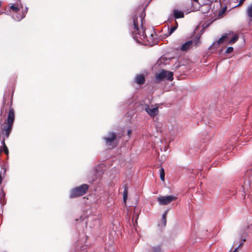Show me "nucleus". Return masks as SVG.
Segmentation results:
<instances>
[{"instance_id":"29","label":"nucleus","mask_w":252,"mask_h":252,"mask_svg":"<svg viewBox=\"0 0 252 252\" xmlns=\"http://www.w3.org/2000/svg\"><path fill=\"white\" fill-rule=\"evenodd\" d=\"M225 5H227L228 6V8H229V11L231 10V9H230V7H231L232 6L230 5V3L229 2H228V3L227 4H226Z\"/></svg>"},{"instance_id":"16","label":"nucleus","mask_w":252,"mask_h":252,"mask_svg":"<svg viewBox=\"0 0 252 252\" xmlns=\"http://www.w3.org/2000/svg\"><path fill=\"white\" fill-rule=\"evenodd\" d=\"M151 252H162V250L160 246H157L152 248Z\"/></svg>"},{"instance_id":"34","label":"nucleus","mask_w":252,"mask_h":252,"mask_svg":"<svg viewBox=\"0 0 252 252\" xmlns=\"http://www.w3.org/2000/svg\"><path fill=\"white\" fill-rule=\"evenodd\" d=\"M218 14V16H220V11H219Z\"/></svg>"},{"instance_id":"8","label":"nucleus","mask_w":252,"mask_h":252,"mask_svg":"<svg viewBox=\"0 0 252 252\" xmlns=\"http://www.w3.org/2000/svg\"><path fill=\"white\" fill-rule=\"evenodd\" d=\"M103 167L104 166L103 164L98 165L94 167V171L95 172V174L94 177L92 180L90 181L89 182H93L95 179L100 177L102 175L103 173Z\"/></svg>"},{"instance_id":"23","label":"nucleus","mask_w":252,"mask_h":252,"mask_svg":"<svg viewBox=\"0 0 252 252\" xmlns=\"http://www.w3.org/2000/svg\"><path fill=\"white\" fill-rule=\"evenodd\" d=\"M245 0H240L239 4H238L236 5H233L231 7H230V9H233L234 8L237 7H239V6H241V5H242V4L244 3V2Z\"/></svg>"},{"instance_id":"30","label":"nucleus","mask_w":252,"mask_h":252,"mask_svg":"<svg viewBox=\"0 0 252 252\" xmlns=\"http://www.w3.org/2000/svg\"><path fill=\"white\" fill-rule=\"evenodd\" d=\"M1 145L3 147H4V145H5L4 140L3 139L1 141Z\"/></svg>"},{"instance_id":"18","label":"nucleus","mask_w":252,"mask_h":252,"mask_svg":"<svg viewBox=\"0 0 252 252\" xmlns=\"http://www.w3.org/2000/svg\"><path fill=\"white\" fill-rule=\"evenodd\" d=\"M159 174H160V178L161 180L163 181L164 180L165 174H164V170L163 168H161L159 169Z\"/></svg>"},{"instance_id":"10","label":"nucleus","mask_w":252,"mask_h":252,"mask_svg":"<svg viewBox=\"0 0 252 252\" xmlns=\"http://www.w3.org/2000/svg\"><path fill=\"white\" fill-rule=\"evenodd\" d=\"M15 119V115L14 109L12 108H10L9 112L7 119L6 124H10L13 125Z\"/></svg>"},{"instance_id":"6","label":"nucleus","mask_w":252,"mask_h":252,"mask_svg":"<svg viewBox=\"0 0 252 252\" xmlns=\"http://www.w3.org/2000/svg\"><path fill=\"white\" fill-rule=\"evenodd\" d=\"M116 138V135L114 132H109L107 137H103V139L105 141V144L108 146H111L113 148L114 145V141Z\"/></svg>"},{"instance_id":"11","label":"nucleus","mask_w":252,"mask_h":252,"mask_svg":"<svg viewBox=\"0 0 252 252\" xmlns=\"http://www.w3.org/2000/svg\"><path fill=\"white\" fill-rule=\"evenodd\" d=\"M13 125L10 124H7V125L4 126L3 129V134L5 135V137L8 138L9 136L10 133L11 131Z\"/></svg>"},{"instance_id":"24","label":"nucleus","mask_w":252,"mask_h":252,"mask_svg":"<svg viewBox=\"0 0 252 252\" xmlns=\"http://www.w3.org/2000/svg\"><path fill=\"white\" fill-rule=\"evenodd\" d=\"M212 21L210 22H208V23L207 22L206 23L203 24L202 25L203 29H205L207 28L210 26V25L212 23Z\"/></svg>"},{"instance_id":"5","label":"nucleus","mask_w":252,"mask_h":252,"mask_svg":"<svg viewBox=\"0 0 252 252\" xmlns=\"http://www.w3.org/2000/svg\"><path fill=\"white\" fill-rule=\"evenodd\" d=\"M176 197L173 195L162 196L158 197L157 200L160 205H165L176 200Z\"/></svg>"},{"instance_id":"22","label":"nucleus","mask_w":252,"mask_h":252,"mask_svg":"<svg viewBox=\"0 0 252 252\" xmlns=\"http://www.w3.org/2000/svg\"><path fill=\"white\" fill-rule=\"evenodd\" d=\"M10 8L13 12H17L19 10V8L17 6H16V5H15L14 4L10 6Z\"/></svg>"},{"instance_id":"20","label":"nucleus","mask_w":252,"mask_h":252,"mask_svg":"<svg viewBox=\"0 0 252 252\" xmlns=\"http://www.w3.org/2000/svg\"><path fill=\"white\" fill-rule=\"evenodd\" d=\"M127 197V189L126 187H125L124 194H123V199L124 202H126Z\"/></svg>"},{"instance_id":"28","label":"nucleus","mask_w":252,"mask_h":252,"mask_svg":"<svg viewBox=\"0 0 252 252\" xmlns=\"http://www.w3.org/2000/svg\"><path fill=\"white\" fill-rule=\"evenodd\" d=\"M203 0V4H208L211 2H212L213 0Z\"/></svg>"},{"instance_id":"27","label":"nucleus","mask_w":252,"mask_h":252,"mask_svg":"<svg viewBox=\"0 0 252 252\" xmlns=\"http://www.w3.org/2000/svg\"><path fill=\"white\" fill-rule=\"evenodd\" d=\"M3 151L5 154H8V150L6 145H4V147H3Z\"/></svg>"},{"instance_id":"12","label":"nucleus","mask_w":252,"mask_h":252,"mask_svg":"<svg viewBox=\"0 0 252 252\" xmlns=\"http://www.w3.org/2000/svg\"><path fill=\"white\" fill-rule=\"evenodd\" d=\"M135 82L139 85H142L145 81V77L143 75H137L135 77Z\"/></svg>"},{"instance_id":"32","label":"nucleus","mask_w":252,"mask_h":252,"mask_svg":"<svg viewBox=\"0 0 252 252\" xmlns=\"http://www.w3.org/2000/svg\"><path fill=\"white\" fill-rule=\"evenodd\" d=\"M238 248H236L233 252H238Z\"/></svg>"},{"instance_id":"31","label":"nucleus","mask_w":252,"mask_h":252,"mask_svg":"<svg viewBox=\"0 0 252 252\" xmlns=\"http://www.w3.org/2000/svg\"><path fill=\"white\" fill-rule=\"evenodd\" d=\"M131 133V130L129 129L127 131V135L129 136Z\"/></svg>"},{"instance_id":"7","label":"nucleus","mask_w":252,"mask_h":252,"mask_svg":"<svg viewBox=\"0 0 252 252\" xmlns=\"http://www.w3.org/2000/svg\"><path fill=\"white\" fill-rule=\"evenodd\" d=\"M238 36L236 34L234 35L231 38V33L230 32L221 36V43L224 41H228V43L229 44H233L235 43L238 40Z\"/></svg>"},{"instance_id":"38","label":"nucleus","mask_w":252,"mask_h":252,"mask_svg":"<svg viewBox=\"0 0 252 252\" xmlns=\"http://www.w3.org/2000/svg\"><path fill=\"white\" fill-rule=\"evenodd\" d=\"M81 249L84 250V247H81Z\"/></svg>"},{"instance_id":"35","label":"nucleus","mask_w":252,"mask_h":252,"mask_svg":"<svg viewBox=\"0 0 252 252\" xmlns=\"http://www.w3.org/2000/svg\"><path fill=\"white\" fill-rule=\"evenodd\" d=\"M193 1H195V2H197L198 0H192Z\"/></svg>"},{"instance_id":"25","label":"nucleus","mask_w":252,"mask_h":252,"mask_svg":"<svg viewBox=\"0 0 252 252\" xmlns=\"http://www.w3.org/2000/svg\"><path fill=\"white\" fill-rule=\"evenodd\" d=\"M228 9V6L225 5L221 8V16L224 14L227 9Z\"/></svg>"},{"instance_id":"19","label":"nucleus","mask_w":252,"mask_h":252,"mask_svg":"<svg viewBox=\"0 0 252 252\" xmlns=\"http://www.w3.org/2000/svg\"><path fill=\"white\" fill-rule=\"evenodd\" d=\"M247 11L248 16L252 18V4L248 7Z\"/></svg>"},{"instance_id":"36","label":"nucleus","mask_w":252,"mask_h":252,"mask_svg":"<svg viewBox=\"0 0 252 252\" xmlns=\"http://www.w3.org/2000/svg\"><path fill=\"white\" fill-rule=\"evenodd\" d=\"M1 193H2V194H4V192H3V190H1Z\"/></svg>"},{"instance_id":"3","label":"nucleus","mask_w":252,"mask_h":252,"mask_svg":"<svg viewBox=\"0 0 252 252\" xmlns=\"http://www.w3.org/2000/svg\"><path fill=\"white\" fill-rule=\"evenodd\" d=\"M156 79L160 81L164 79L172 81L173 79V73L169 71L161 70V71L156 75Z\"/></svg>"},{"instance_id":"39","label":"nucleus","mask_w":252,"mask_h":252,"mask_svg":"<svg viewBox=\"0 0 252 252\" xmlns=\"http://www.w3.org/2000/svg\"><path fill=\"white\" fill-rule=\"evenodd\" d=\"M219 2H220V0H219Z\"/></svg>"},{"instance_id":"14","label":"nucleus","mask_w":252,"mask_h":252,"mask_svg":"<svg viewBox=\"0 0 252 252\" xmlns=\"http://www.w3.org/2000/svg\"><path fill=\"white\" fill-rule=\"evenodd\" d=\"M220 37L219 38L217 41L213 42L212 45L210 46L209 49L210 50H213L217 49L219 47L220 45Z\"/></svg>"},{"instance_id":"15","label":"nucleus","mask_w":252,"mask_h":252,"mask_svg":"<svg viewBox=\"0 0 252 252\" xmlns=\"http://www.w3.org/2000/svg\"><path fill=\"white\" fill-rule=\"evenodd\" d=\"M27 10H28V7H26V9H25V11H23L21 14H18V15H16V18L14 17H13L14 19L15 20H17L18 21H20L21 20H22L25 17L26 13H27Z\"/></svg>"},{"instance_id":"1","label":"nucleus","mask_w":252,"mask_h":252,"mask_svg":"<svg viewBox=\"0 0 252 252\" xmlns=\"http://www.w3.org/2000/svg\"><path fill=\"white\" fill-rule=\"evenodd\" d=\"M133 29L132 31V36L134 40H135L137 43H142L144 39H147V36L145 33V31L143 28V20L144 17L140 16V26H139V21L138 17L134 15L133 16Z\"/></svg>"},{"instance_id":"2","label":"nucleus","mask_w":252,"mask_h":252,"mask_svg":"<svg viewBox=\"0 0 252 252\" xmlns=\"http://www.w3.org/2000/svg\"><path fill=\"white\" fill-rule=\"evenodd\" d=\"M89 186L87 184H83L77 187L70 191V197L75 198L84 195L88 190Z\"/></svg>"},{"instance_id":"13","label":"nucleus","mask_w":252,"mask_h":252,"mask_svg":"<svg viewBox=\"0 0 252 252\" xmlns=\"http://www.w3.org/2000/svg\"><path fill=\"white\" fill-rule=\"evenodd\" d=\"M173 14L176 19L181 18L184 17V12L178 9H174L173 11Z\"/></svg>"},{"instance_id":"33","label":"nucleus","mask_w":252,"mask_h":252,"mask_svg":"<svg viewBox=\"0 0 252 252\" xmlns=\"http://www.w3.org/2000/svg\"><path fill=\"white\" fill-rule=\"evenodd\" d=\"M242 245H243V243H241V244L239 245V246L237 248H238V249H239V248H240L241 247H242Z\"/></svg>"},{"instance_id":"26","label":"nucleus","mask_w":252,"mask_h":252,"mask_svg":"<svg viewBox=\"0 0 252 252\" xmlns=\"http://www.w3.org/2000/svg\"><path fill=\"white\" fill-rule=\"evenodd\" d=\"M233 51V48L232 47H229L225 51V53L229 54Z\"/></svg>"},{"instance_id":"37","label":"nucleus","mask_w":252,"mask_h":252,"mask_svg":"<svg viewBox=\"0 0 252 252\" xmlns=\"http://www.w3.org/2000/svg\"><path fill=\"white\" fill-rule=\"evenodd\" d=\"M134 218V216H133V218H132V221H133Z\"/></svg>"},{"instance_id":"4","label":"nucleus","mask_w":252,"mask_h":252,"mask_svg":"<svg viewBox=\"0 0 252 252\" xmlns=\"http://www.w3.org/2000/svg\"><path fill=\"white\" fill-rule=\"evenodd\" d=\"M199 36H197L194 40H189L185 42L181 46L180 48L181 50L186 51L190 48L193 45L195 46H197L199 42Z\"/></svg>"},{"instance_id":"17","label":"nucleus","mask_w":252,"mask_h":252,"mask_svg":"<svg viewBox=\"0 0 252 252\" xmlns=\"http://www.w3.org/2000/svg\"><path fill=\"white\" fill-rule=\"evenodd\" d=\"M167 210L166 211L162 216L161 221L163 222V225L165 226L166 223V215L167 213Z\"/></svg>"},{"instance_id":"9","label":"nucleus","mask_w":252,"mask_h":252,"mask_svg":"<svg viewBox=\"0 0 252 252\" xmlns=\"http://www.w3.org/2000/svg\"><path fill=\"white\" fill-rule=\"evenodd\" d=\"M145 110L151 117L155 118L158 113V107L151 108L148 105H146Z\"/></svg>"},{"instance_id":"21","label":"nucleus","mask_w":252,"mask_h":252,"mask_svg":"<svg viewBox=\"0 0 252 252\" xmlns=\"http://www.w3.org/2000/svg\"><path fill=\"white\" fill-rule=\"evenodd\" d=\"M177 27L178 23L176 22V25L175 26L172 27L169 30V34L171 35L177 29Z\"/></svg>"}]
</instances>
